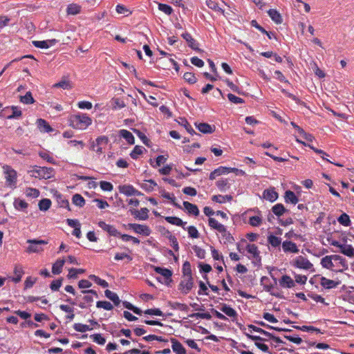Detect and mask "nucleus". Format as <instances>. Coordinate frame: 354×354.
Instances as JSON below:
<instances>
[{"mask_svg": "<svg viewBox=\"0 0 354 354\" xmlns=\"http://www.w3.org/2000/svg\"><path fill=\"white\" fill-rule=\"evenodd\" d=\"M216 185L221 192H225L230 187V183L227 178H221L216 181Z\"/></svg>", "mask_w": 354, "mask_h": 354, "instance_id": "34", "label": "nucleus"}, {"mask_svg": "<svg viewBox=\"0 0 354 354\" xmlns=\"http://www.w3.org/2000/svg\"><path fill=\"white\" fill-rule=\"evenodd\" d=\"M291 263L295 268L306 270H310L313 268V263H311L307 258L303 256L296 257Z\"/></svg>", "mask_w": 354, "mask_h": 354, "instance_id": "4", "label": "nucleus"}, {"mask_svg": "<svg viewBox=\"0 0 354 354\" xmlns=\"http://www.w3.org/2000/svg\"><path fill=\"white\" fill-rule=\"evenodd\" d=\"M268 242L271 246L277 248L281 245V239L273 234H270L268 236Z\"/></svg>", "mask_w": 354, "mask_h": 354, "instance_id": "42", "label": "nucleus"}, {"mask_svg": "<svg viewBox=\"0 0 354 354\" xmlns=\"http://www.w3.org/2000/svg\"><path fill=\"white\" fill-rule=\"evenodd\" d=\"M194 286V279L192 277H187L186 279L180 281L178 289L183 294L187 295Z\"/></svg>", "mask_w": 354, "mask_h": 354, "instance_id": "7", "label": "nucleus"}, {"mask_svg": "<svg viewBox=\"0 0 354 354\" xmlns=\"http://www.w3.org/2000/svg\"><path fill=\"white\" fill-rule=\"evenodd\" d=\"M215 171L216 172V174H218V176H221L223 174H229L232 171H239V170L236 168H230V167L221 166V167H218L217 169H216Z\"/></svg>", "mask_w": 354, "mask_h": 354, "instance_id": "54", "label": "nucleus"}, {"mask_svg": "<svg viewBox=\"0 0 354 354\" xmlns=\"http://www.w3.org/2000/svg\"><path fill=\"white\" fill-rule=\"evenodd\" d=\"M208 222H209V225L217 230L218 232L220 233H223V232H225V226L223 225V224L218 223L215 218H209V220H208Z\"/></svg>", "mask_w": 354, "mask_h": 354, "instance_id": "21", "label": "nucleus"}, {"mask_svg": "<svg viewBox=\"0 0 354 354\" xmlns=\"http://www.w3.org/2000/svg\"><path fill=\"white\" fill-rule=\"evenodd\" d=\"M119 135L127 142L129 145H133L135 138L133 135L127 129H121L119 131Z\"/></svg>", "mask_w": 354, "mask_h": 354, "instance_id": "24", "label": "nucleus"}, {"mask_svg": "<svg viewBox=\"0 0 354 354\" xmlns=\"http://www.w3.org/2000/svg\"><path fill=\"white\" fill-rule=\"evenodd\" d=\"M195 125L198 130L203 133H212L214 131V127H212L205 122H201L198 124L196 122Z\"/></svg>", "mask_w": 354, "mask_h": 354, "instance_id": "20", "label": "nucleus"}, {"mask_svg": "<svg viewBox=\"0 0 354 354\" xmlns=\"http://www.w3.org/2000/svg\"><path fill=\"white\" fill-rule=\"evenodd\" d=\"M167 157L168 156L159 155L157 156L155 163L152 159H150L149 163L153 167H160L161 165V164H163L167 161Z\"/></svg>", "mask_w": 354, "mask_h": 354, "instance_id": "43", "label": "nucleus"}, {"mask_svg": "<svg viewBox=\"0 0 354 354\" xmlns=\"http://www.w3.org/2000/svg\"><path fill=\"white\" fill-rule=\"evenodd\" d=\"M268 14L271 19L277 24H281L283 21L282 17L280 13L275 9H270Z\"/></svg>", "mask_w": 354, "mask_h": 354, "instance_id": "27", "label": "nucleus"}, {"mask_svg": "<svg viewBox=\"0 0 354 354\" xmlns=\"http://www.w3.org/2000/svg\"><path fill=\"white\" fill-rule=\"evenodd\" d=\"M113 110L121 109L126 106V104L123 100L119 97H113L110 101Z\"/></svg>", "mask_w": 354, "mask_h": 354, "instance_id": "28", "label": "nucleus"}, {"mask_svg": "<svg viewBox=\"0 0 354 354\" xmlns=\"http://www.w3.org/2000/svg\"><path fill=\"white\" fill-rule=\"evenodd\" d=\"M35 178L50 179L55 175V169L53 167L34 166L31 171Z\"/></svg>", "mask_w": 354, "mask_h": 354, "instance_id": "2", "label": "nucleus"}, {"mask_svg": "<svg viewBox=\"0 0 354 354\" xmlns=\"http://www.w3.org/2000/svg\"><path fill=\"white\" fill-rule=\"evenodd\" d=\"M221 310L230 317L234 318L237 317L236 311L226 304H222Z\"/></svg>", "mask_w": 354, "mask_h": 354, "instance_id": "31", "label": "nucleus"}, {"mask_svg": "<svg viewBox=\"0 0 354 354\" xmlns=\"http://www.w3.org/2000/svg\"><path fill=\"white\" fill-rule=\"evenodd\" d=\"M284 201L286 203H291L296 205L299 202L298 197L295 193L291 190H287L285 192Z\"/></svg>", "mask_w": 354, "mask_h": 354, "instance_id": "19", "label": "nucleus"}, {"mask_svg": "<svg viewBox=\"0 0 354 354\" xmlns=\"http://www.w3.org/2000/svg\"><path fill=\"white\" fill-rule=\"evenodd\" d=\"M27 243L30 244L27 248L28 252H39L43 250L41 245L47 244L48 241L39 239H28Z\"/></svg>", "mask_w": 354, "mask_h": 354, "instance_id": "5", "label": "nucleus"}, {"mask_svg": "<svg viewBox=\"0 0 354 354\" xmlns=\"http://www.w3.org/2000/svg\"><path fill=\"white\" fill-rule=\"evenodd\" d=\"M270 281V279L268 277L263 276L261 278L260 283L261 286H263V289L265 291L270 292V294L272 296H274L276 297H280V295L279 293H276L274 292H272V290L273 288L272 284H268V283Z\"/></svg>", "mask_w": 354, "mask_h": 354, "instance_id": "12", "label": "nucleus"}, {"mask_svg": "<svg viewBox=\"0 0 354 354\" xmlns=\"http://www.w3.org/2000/svg\"><path fill=\"white\" fill-rule=\"evenodd\" d=\"M278 197L279 194L274 187L266 189L263 192V198L271 203L276 201Z\"/></svg>", "mask_w": 354, "mask_h": 354, "instance_id": "11", "label": "nucleus"}, {"mask_svg": "<svg viewBox=\"0 0 354 354\" xmlns=\"http://www.w3.org/2000/svg\"><path fill=\"white\" fill-rule=\"evenodd\" d=\"M262 223V218L259 216H253L250 218L249 224L253 227H259Z\"/></svg>", "mask_w": 354, "mask_h": 354, "instance_id": "64", "label": "nucleus"}, {"mask_svg": "<svg viewBox=\"0 0 354 354\" xmlns=\"http://www.w3.org/2000/svg\"><path fill=\"white\" fill-rule=\"evenodd\" d=\"M171 348L176 354H187L186 350L183 344L176 339L171 338Z\"/></svg>", "mask_w": 354, "mask_h": 354, "instance_id": "14", "label": "nucleus"}, {"mask_svg": "<svg viewBox=\"0 0 354 354\" xmlns=\"http://www.w3.org/2000/svg\"><path fill=\"white\" fill-rule=\"evenodd\" d=\"M20 102L26 104H30L34 103L35 100L32 97L31 92L28 91L25 95L20 96Z\"/></svg>", "mask_w": 354, "mask_h": 354, "instance_id": "51", "label": "nucleus"}, {"mask_svg": "<svg viewBox=\"0 0 354 354\" xmlns=\"http://www.w3.org/2000/svg\"><path fill=\"white\" fill-rule=\"evenodd\" d=\"M246 250L248 252L252 255V258L259 255L260 252L258 250V247L254 244H248L246 246Z\"/></svg>", "mask_w": 354, "mask_h": 354, "instance_id": "57", "label": "nucleus"}, {"mask_svg": "<svg viewBox=\"0 0 354 354\" xmlns=\"http://www.w3.org/2000/svg\"><path fill=\"white\" fill-rule=\"evenodd\" d=\"M154 270L156 273L160 274V275L164 277L166 280H169V281H171V277L173 273L171 270L166 268L156 267L154 268Z\"/></svg>", "mask_w": 354, "mask_h": 354, "instance_id": "22", "label": "nucleus"}, {"mask_svg": "<svg viewBox=\"0 0 354 354\" xmlns=\"http://www.w3.org/2000/svg\"><path fill=\"white\" fill-rule=\"evenodd\" d=\"M181 122H179L183 127H185V129L187 130V131L190 133L191 135H198L195 131L194 129L192 127V126L190 125V124L188 122V121L184 118H180Z\"/></svg>", "mask_w": 354, "mask_h": 354, "instance_id": "48", "label": "nucleus"}, {"mask_svg": "<svg viewBox=\"0 0 354 354\" xmlns=\"http://www.w3.org/2000/svg\"><path fill=\"white\" fill-rule=\"evenodd\" d=\"M333 257V255H329L323 257L321 260V265L322 266V267L331 270L332 268L334 266Z\"/></svg>", "mask_w": 354, "mask_h": 354, "instance_id": "35", "label": "nucleus"}, {"mask_svg": "<svg viewBox=\"0 0 354 354\" xmlns=\"http://www.w3.org/2000/svg\"><path fill=\"white\" fill-rule=\"evenodd\" d=\"M182 37L188 43L189 48L194 50H199L198 43L194 39L190 33L185 32L181 35Z\"/></svg>", "mask_w": 354, "mask_h": 354, "instance_id": "13", "label": "nucleus"}, {"mask_svg": "<svg viewBox=\"0 0 354 354\" xmlns=\"http://www.w3.org/2000/svg\"><path fill=\"white\" fill-rule=\"evenodd\" d=\"M184 80L189 84H193L197 82L195 75L191 72H187L183 75Z\"/></svg>", "mask_w": 354, "mask_h": 354, "instance_id": "62", "label": "nucleus"}, {"mask_svg": "<svg viewBox=\"0 0 354 354\" xmlns=\"http://www.w3.org/2000/svg\"><path fill=\"white\" fill-rule=\"evenodd\" d=\"M64 259H57L52 266V272L54 274H59L62 271V268L64 265Z\"/></svg>", "mask_w": 354, "mask_h": 354, "instance_id": "33", "label": "nucleus"}, {"mask_svg": "<svg viewBox=\"0 0 354 354\" xmlns=\"http://www.w3.org/2000/svg\"><path fill=\"white\" fill-rule=\"evenodd\" d=\"M183 273L185 277H192L191 264L189 261H186L183 265Z\"/></svg>", "mask_w": 354, "mask_h": 354, "instance_id": "56", "label": "nucleus"}, {"mask_svg": "<svg viewBox=\"0 0 354 354\" xmlns=\"http://www.w3.org/2000/svg\"><path fill=\"white\" fill-rule=\"evenodd\" d=\"M207 7L214 11L223 12L224 10L221 8L215 0H206Z\"/></svg>", "mask_w": 354, "mask_h": 354, "instance_id": "58", "label": "nucleus"}, {"mask_svg": "<svg viewBox=\"0 0 354 354\" xmlns=\"http://www.w3.org/2000/svg\"><path fill=\"white\" fill-rule=\"evenodd\" d=\"M81 12V6L76 3H71L67 6L66 12L68 15H75Z\"/></svg>", "mask_w": 354, "mask_h": 354, "instance_id": "37", "label": "nucleus"}, {"mask_svg": "<svg viewBox=\"0 0 354 354\" xmlns=\"http://www.w3.org/2000/svg\"><path fill=\"white\" fill-rule=\"evenodd\" d=\"M128 228L133 230L137 234H142L144 236H149L151 234L150 228L145 225L129 223Z\"/></svg>", "mask_w": 354, "mask_h": 354, "instance_id": "6", "label": "nucleus"}, {"mask_svg": "<svg viewBox=\"0 0 354 354\" xmlns=\"http://www.w3.org/2000/svg\"><path fill=\"white\" fill-rule=\"evenodd\" d=\"M72 202L74 205L82 207L85 205V199L79 194L73 196Z\"/></svg>", "mask_w": 354, "mask_h": 354, "instance_id": "44", "label": "nucleus"}, {"mask_svg": "<svg viewBox=\"0 0 354 354\" xmlns=\"http://www.w3.org/2000/svg\"><path fill=\"white\" fill-rule=\"evenodd\" d=\"M272 213L278 217L282 216L284 213L287 212L288 210L285 208L283 204L277 203L272 206L271 209Z\"/></svg>", "mask_w": 354, "mask_h": 354, "instance_id": "30", "label": "nucleus"}, {"mask_svg": "<svg viewBox=\"0 0 354 354\" xmlns=\"http://www.w3.org/2000/svg\"><path fill=\"white\" fill-rule=\"evenodd\" d=\"M185 230H187L189 237L193 239H197L199 237V232L196 227L191 225L186 227Z\"/></svg>", "mask_w": 354, "mask_h": 354, "instance_id": "63", "label": "nucleus"}, {"mask_svg": "<svg viewBox=\"0 0 354 354\" xmlns=\"http://www.w3.org/2000/svg\"><path fill=\"white\" fill-rule=\"evenodd\" d=\"M279 286L283 288H292L295 286V282L288 275H283L279 280Z\"/></svg>", "mask_w": 354, "mask_h": 354, "instance_id": "15", "label": "nucleus"}, {"mask_svg": "<svg viewBox=\"0 0 354 354\" xmlns=\"http://www.w3.org/2000/svg\"><path fill=\"white\" fill-rule=\"evenodd\" d=\"M37 127L39 131L42 133H51L54 131V129L47 122L46 120L42 118L37 119Z\"/></svg>", "mask_w": 354, "mask_h": 354, "instance_id": "16", "label": "nucleus"}, {"mask_svg": "<svg viewBox=\"0 0 354 354\" xmlns=\"http://www.w3.org/2000/svg\"><path fill=\"white\" fill-rule=\"evenodd\" d=\"M90 337L93 339V341L100 345H104L106 342V339L100 333H96L91 335Z\"/></svg>", "mask_w": 354, "mask_h": 354, "instance_id": "60", "label": "nucleus"}, {"mask_svg": "<svg viewBox=\"0 0 354 354\" xmlns=\"http://www.w3.org/2000/svg\"><path fill=\"white\" fill-rule=\"evenodd\" d=\"M340 252L348 257H354V248L351 245L343 244Z\"/></svg>", "mask_w": 354, "mask_h": 354, "instance_id": "38", "label": "nucleus"}, {"mask_svg": "<svg viewBox=\"0 0 354 354\" xmlns=\"http://www.w3.org/2000/svg\"><path fill=\"white\" fill-rule=\"evenodd\" d=\"M98 226L104 231L106 232L110 236L118 237L120 235V233L114 226L106 224L104 221H99Z\"/></svg>", "mask_w": 354, "mask_h": 354, "instance_id": "8", "label": "nucleus"}, {"mask_svg": "<svg viewBox=\"0 0 354 354\" xmlns=\"http://www.w3.org/2000/svg\"><path fill=\"white\" fill-rule=\"evenodd\" d=\"M39 208L41 211H47L51 205V201L48 198H43L39 202Z\"/></svg>", "mask_w": 354, "mask_h": 354, "instance_id": "49", "label": "nucleus"}, {"mask_svg": "<svg viewBox=\"0 0 354 354\" xmlns=\"http://www.w3.org/2000/svg\"><path fill=\"white\" fill-rule=\"evenodd\" d=\"M11 109H12V114L8 115L7 119H8V120L18 119L21 116L22 112L19 106H12Z\"/></svg>", "mask_w": 354, "mask_h": 354, "instance_id": "39", "label": "nucleus"}, {"mask_svg": "<svg viewBox=\"0 0 354 354\" xmlns=\"http://www.w3.org/2000/svg\"><path fill=\"white\" fill-rule=\"evenodd\" d=\"M39 156L44 160H46L48 162L51 163L53 165L56 164L55 160L50 156V152L48 151H41L39 152Z\"/></svg>", "mask_w": 354, "mask_h": 354, "instance_id": "46", "label": "nucleus"}, {"mask_svg": "<svg viewBox=\"0 0 354 354\" xmlns=\"http://www.w3.org/2000/svg\"><path fill=\"white\" fill-rule=\"evenodd\" d=\"M104 295L106 297L113 301L115 306H118L120 304L121 300L115 292L107 289L104 291Z\"/></svg>", "mask_w": 354, "mask_h": 354, "instance_id": "29", "label": "nucleus"}, {"mask_svg": "<svg viewBox=\"0 0 354 354\" xmlns=\"http://www.w3.org/2000/svg\"><path fill=\"white\" fill-rule=\"evenodd\" d=\"M191 318H196V319H204L207 320H209L212 319V316L209 313H194L189 315Z\"/></svg>", "mask_w": 354, "mask_h": 354, "instance_id": "59", "label": "nucleus"}, {"mask_svg": "<svg viewBox=\"0 0 354 354\" xmlns=\"http://www.w3.org/2000/svg\"><path fill=\"white\" fill-rule=\"evenodd\" d=\"M333 255V261L338 263L343 268L344 270L348 269V264L344 258L337 254Z\"/></svg>", "mask_w": 354, "mask_h": 354, "instance_id": "53", "label": "nucleus"}, {"mask_svg": "<svg viewBox=\"0 0 354 354\" xmlns=\"http://www.w3.org/2000/svg\"><path fill=\"white\" fill-rule=\"evenodd\" d=\"M3 172L5 174V178L6 180V183L9 186H16L17 184V171L13 169L10 166L4 165L3 166Z\"/></svg>", "mask_w": 354, "mask_h": 354, "instance_id": "3", "label": "nucleus"}, {"mask_svg": "<svg viewBox=\"0 0 354 354\" xmlns=\"http://www.w3.org/2000/svg\"><path fill=\"white\" fill-rule=\"evenodd\" d=\"M13 205L16 209L21 211L26 209L28 206V203L24 200H21L19 198L15 199Z\"/></svg>", "mask_w": 354, "mask_h": 354, "instance_id": "41", "label": "nucleus"}, {"mask_svg": "<svg viewBox=\"0 0 354 354\" xmlns=\"http://www.w3.org/2000/svg\"><path fill=\"white\" fill-rule=\"evenodd\" d=\"M144 149V147H142V146L136 145L130 153L131 158L133 160H137L138 156L141 155L143 153Z\"/></svg>", "mask_w": 354, "mask_h": 354, "instance_id": "50", "label": "nucleus"}, {"mask_svg": "<svg viewBox=\"0 0 354 354\" xmlns=\"http://www.w3.org/2000/svg\"><path fill=\"white\" fill-rule=\"evenodd\" d=\"M339 283H340V281H335L333 280L328 279L326 278L325 277H322L320 278V284L325 289L335 288Z\"/></svg>", "mask_w": 354, "mask_h": 354, "instance_id": "17", "label": "nucleus"}, {"mask_svg": "<svg viewBox=\"0 0 354 354\" xmlns=\"http://www.w3.org/2000/svg\"><path fill=\"white\" fill-rule=\"evenodd\" d=\"M14 274L15 276L12 278V281L16 283H19L21 280V277L24 274L22 267L16 266L14 269Z\"/></svg>", "mask_w": 354, "mask_h": 354, "instance_id": "36", "label": "nucleus"}, {"mask_svg": "<svg viewBox=\"0 0 354 354\" xmlns=\"http://www.w3.org/2000/svg\"><path fill=\"white\" fill-rule=\"evenodd\" d=\"M338 222L346 227L350 226L351 224V221L350 217L346 213L342 214L337 218Z\"/></svg>", "mask_w": 354, "mask_h": 354, "instance_id": "47", "label": "nucleus"}, {"mask_svg": "<svg viewBox=\"0 0 354 354\" xmlns=\"http://www.w3.org/2000/svg\"><path fill=\"white\" fill-rule=\"evenodd\" d=\"M212 200L216 203H224L226 201H231L232 200V196L231 195H214L212 197Z\"/></svg>", "mask_w": 354, "mask_h": 354, "instance_id": "40", "label": "nucleus"}, {"mask_svg": "<svg viewBox=\"0 0 354 354\" xmlns=\"http://www.w3.org/2000/svg\"><path fill=\"white\" fill-rule=\"evenodd\" d=\"M96 307L98 308H103L106 310H111L113 309V306L107 301H98L96 303Z\"/></svg>", "mask_w": 354, "mask_h": 354, "instance_id": "52", "label": "nucleus"}, {"mask_svg": "<svg viewBox=\"0 0 354 354\" xmlns=\"http://www.w3.org/2000/svg\"><path fill=\"white\" fill-rule=\"evenodd\" d=\"M183 206L187 211V213L194 216H198L199 214V209L198 207L187 201L183 202Z\"/></svg>", "mask_w": 354, "mask_h": 354, "instance_id": "26", "label": "nucleus"}, {"mask_svg": "<svg viewBox=\"0 0 354 354\" xmlns=\"http://www.w3.org/2000/svg\"><path fill=\"white\" fill-rule=\"evenodd\" d=\"M282 248L285 252L298 253L299 249L296 243L290 241H285L282 243Z\"/></svg>", "mask_w": 354, "mask_h": 354, "instance_id": "18", "label": "nucleus"}, {"mask_svg": "<svg viewBox=\"0 0 354 354\" xmlns=\"http://www.w3.org/2000/svg\"><path fill=\"white\" fill-rule=\"evenodd\" d=\"M157 186V183L152 179L148 180L146 183H142L140 187L147 192H151L154 187Z\"/></svg>", "mask_w": 354, "mask_h": 354, "instance_id": "45", "label": "nucleus"}, {"mask_svg": "<svg viewBox=\"0 0 354 354\" xmlns=\"http://www.w3.org/2000/svg\"><path fill=\"white\" fill-rule=\"evenodd\" d=\"M57 43V40L55 39L32 41V44L35 47L43 49H47L49 47L55 45Z\"/></svg>", "mask_w": 354, "mask_h": 354, "instance_id": "10", "label": "nucleus"}, {"mask_svg": "<svg viewBox=\"0 0 354 354\" xmlns=\"http://www.w3.org/2000/svg\"><path fill=\"white\" fill-rule=\"evenodd\" d=\"M69 125L76 129H85L91 124V119L86 114L73 115L68 120Z\"/></svg>", "mask_w": 354, "mask_h": 354, "instance_id": "1", "label": "nucleus"}, {"mask_svg": "<svg viewBox=\"0 0 354 354\" xmlns=\"http://www.w3.org/2000/svg\"><path fill=\"white\" fill-rule=\"evenodd\" d=\"M54 87L62 88L63 89H69L71 88V82L69 80L63 79L54 85Z\"/></svg>", "mask_w": 354, "mask_h": 354, "instance_id": "61", "label": "nucleus"}, {"mask_svg": "<svg viewBox=\"0 0 354 354\" xmlns=\"http://www.w3.org/2000/svg\"><path fill=\"white\" fill-rule=\"evenodd\" d=\"M129 212L131 215L138 220L146 221L149 218V209L146 207L141 208L140 210L131 209Z\"/></svg>", "mask_w": 354, "mask_h": 354, "instance_id": "9", "label": "nucleus"}, {"mask_svg": "<svg viewBox=\"0 0 354 354\" xmlns=\"http://www.w3.org/2000/svg\"><path fill=\"white\" fill-rule=\"evenodd\" d=\"M55 196L56 197L59 207L66 208L68 210L71 211L68 201L66 199L62 194L56 191Z\"/></svg>", "mask_w": 354, "mask_h": 354, "instance_id": "23", "label": "nucleus"}, {"mask_svg": "<svg viewBox=\"0 0 354 354\" xmlns=\"http://www.w3.org/2000/svg\"><path fill=\"white\" fill-rule=\"evenodd\" d=\"M118 189H119V191L120 193H122L127 196H133L134 190H135V188L131 185H120Z\"/></svg>", "mask_w": 354, "mask_h": 354, "instance_id": "32", "label": "nucleus"}, {"mask_svg": "<svg viewBox=\"0 0 354 354\" xmlns=\"http://www.w3.org/2000/svg\"><path fill=\"white\" fill-rule=\"evenodd\" d=\"M165 221L168 222L170 224L175 225L177 226L182 227L184 230L186 229L185 225L187 224L186 222H184L178 217L176 216H166L165 218Z\"/></svg>", "mask_w": 354, "mask_h": 354, "instance_id": "25", "label": "nucleus"}, {"mask_svg": "<svg viewBox=\"0 0 354 354\" xmlns=\"http://www.w3.org/2000/svg\"><path fill=\"white\" fill-rule=\"evenodd\" d=\"M73 328L76 331L81 332V333H84V332L92 330V328H91L89 326H88L86 324H80V323L74 324Z\"/></svg>", "mask_w": 354, "mask_h": 354, "instance_id": "55", "label": "nucleus"}]
</instances>
